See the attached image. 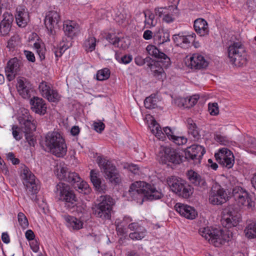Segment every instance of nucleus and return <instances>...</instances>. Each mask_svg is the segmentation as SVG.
Segmentation results:
<instances>
[{
  "instance_id": "nucleus-1",
  "label": "nucleus",
  "mask_w": 256,
  "mask_h": 256,
  "mask_svg": "<svg viewBox=\"0 0 256 256\" xmlns=\"http://www.w3.org/2000/svg\"><path fill=\"white\" fill-rule=\"evenodd\" d=\"M239 210V208L232 205L226 208V214H224L221 220L224 230L202 227L198 229V233L215 246L218 247L224 244L230 240L232 236V232L227 229L236 226L240 221V214Z\"/></svg>"
},
{
  "instance_id": "nucleus-2",
  "label": "nucleus",
  "mask_w": 256,
  "mask_h": 256,
  "mask_svg": "<svg viewBox=\"0 0 256 256\" xmlns=\"http://www.w3.org/2000/svg\"><path fill=\"white\" fill-rule=\"evenodd\" d=\"M126 195L131 200H142V202L144 198L152 200L160 199L164 196L161 191L157 190L154 186L142 181L132 184Z\"/></svg>"
},
{
  "instance_id": "nucleus-3",
  "label": "nucleus",
  "mask_w": 256,
  "mask_h": 256,
  "mask_svg": "<svg viewBox=\"0 0 256 256\" xmlns=\"http://www.w3.org/2000/svg\"><path fill=\"white\" fill-rule=\"evenodd\" d=\"M45 144L50 152L57 157H62L66 154L64 140L58 132H48L46 136Z\"/></svg>"
},
{
  "instance_id": "nucleus-4",
  "label": "nucleus",
  "mask_w": 256,
  "mask_h": 256,
  "mask_svg": "<svg viewBox=\"0 0 256 256\" xmlns=\"http://www.w3.org/2000/svg\"><path fill=\"white\" fill-rule=\"evenodd\" d=\"M228 56L232 64L242 66L246 63V54L244 46L240 42H234L228 48Z\"/></svg>"
},
{
  "instance_id": "nucleus-5",
  "label": "nucleus",
  "mask_w": 256,
  "mask_h": 256,
  "mask_svg": "<svg viewBox=\"0 0 256 256\" xmlns=\"http://www.w3.org/2000/svg\"><path fill=\"white\" fill-rule=\"evenodd\" d=\"M182 158L178 151L169 146H160L157 154L160 162L168 166L180 164L182 162Z\"/></svg>"
},
{
  "instance_id": "nucleus-6",
  "label": "nucleus",
  "mask_w": 256,
  "mask_h": 256,
  "mask_svg": "<svg viewBox=\"0 0 256 256\" xmlns=\"http://www.w3.org/2000/svg\"><path fill=\"white\" fill-rule=\"evenodd\" d=\"M54 192L58 199L64 202L66 209L73 208L77 198L68 185L59 182L56 186Z\"/></svg>"
},
{
  "instance_id": "nucleus-7",
  "label": "nucleus",
  "mask_w": 256,
  "mask_h": 256,
  "mask_svg": "<svg viewBox=\"0 0 256 256\" xmlns=\"http://www.w3.org/2000/svg\"><path fill=\"white\" fill-rule=\"evenodd\" d=\"M97 160L98 166L104 174L105 178L111 183L119 184L121 180L120 174L112 162L102 156H98Z\"/></svg>"
},
{
  "instance_id": "nucleus-8",
  "label": "nucleus",
  "mask_w": 256,
  "mask_h": 256,
  "mask_svg": "<svg viewBox=\"0 0 256 256\" xmlns=\"http://www.w3.org/2000/svg\"><path fill=\"white\" fill-rule=\"evenodd\" d=\"M114 204V200L110 196H100V202L93 208V214L96 216L103 220H110Z\"/></svg>"
},
{
  "instance_id": "nucleus-9",
  "label": "nucleus",
  "mask_w": 256,
  "mask_h": 256,
  "mask_svg": "<svg viewBox=\"0 0 256 256\" xmlns=\"http://www.w3.org/2000/svg\"><path fill=\"white\" fill-rule=\"evenodd\" d=\"M20 176L27 192L32 195L33 198H34V194H37L40 189L39 180L36 178L35 176L27 167H24L22 170Z\"/></svg>"
},
{
  "instance_id": "nucleus-10",
  "label": "nucleus",
  "mask_w": 256,
  "mask_h": 256,
  "mask_svg": "<svg viewBox=\"0 0 256 256\" xmlns=\"http://www.w3.org/2000/svg\"><path fill=\"white\" fill-rule=\"evenodd\" d=\"M232 197L239 207L252 206V202L248 192L242 186H236L232 188Z\"/></svg>"
},
{
  "instance_id": "nucleus-11",
  "label": "nucleus",
  "mask_w": 256,
  "mask_h": 256,
  "mask_svg": "<svg viewBox=\"0 0 256 256\" xmlns=\"http://www.w3.org/2000/svg\"><path fill=\"white\" fill-rule=\"evenodd\" d=\"M226 190L218 183L213 184L209 194V202L213 205L222 204L226 200Z\"/></svg>"
},
{
  "instance_id": "nucleus-12",
  "label": "nucleus",
  "mask_w": 256,
  "mask_h": 256,
  "mask_svg": "<svg viewBox=\"0 0 256 256\" xmlns=\"http://www.w3.org/2000/svg\"><path fill=\"white\" fill-rule=\"evenodd\" d=\"M54 172L59 180L67 182L72 186L76 182H78L80 180V177L77 173L68 171L66 167L61 165L56 166Z\"/></svg>"
},
{
  "instance_id": "nucleus-13",
  "label": "nucleus",
  "mask_w": 256,
  "mask_h": 256,
  "mask_svg": "<svg viewBox=\"0 0 256 256\" xmlns=\"http://www.w3.org/2000/svg\"><path fill=\"white\" fill-rule=\"evenodd\" d=\"M171 190L178 196L184 198H188L192 192L190 189L186 187L181 180L172 177L168 181Z\"/></svg>"
},
{
  "instance_id": "nucleus-14",
  "label": "nucleus",
  "mask_w": 256,
  "mask_h": 256,
  "mask_svg": "<svg viewBox=\"0 0 256 256\" xmlns=\"http://www.w3.org/2000/svg\"><path fill=\"white\" fill-rule=\"evenodd\" d=\"M214 156L216 161L221 165L230 168L232 167L234 162V158L232 152L227 148L220 149Z\"/></svg>"
},
{
  "instance_id": "nucleus-15",
  "label": "nucleus",
  "mask_w": 256,
  "mask_h": 256,
  "mask_svg": "<svg viewBox=\"0 0 256 256\" xmlns=\"http://www.w3.org/2000/svg\"><path fill=\"white\" fill-rule=\"evenodd\" d=\"M22 65V61L17 58H14L8 61L5 68V72L8 81L14 80L20 71Z\"/></svg>"
},
{
  "instance_id": "nucleus-16",
  "label": "nucleus",
  "mask_w": 256,
  "mask_h": 256,
  "mask_svg": "<svg viewBox=\"0 0 256 256\" xmlns=\"http://www.w3.org/2000/svg\"><path fill=\"white\" fill-rule=\"evenodd\" d=\"M16 88L20 95L24 98H30L32 86L28 80L23 77L18 78L17 79Z\"/></svg>"
},
{
  "instance_id": "nucleus-17",
  "label": "nucleus",
  "mask_w": 256,
  "mask_h": 256,
  "mask_svg": "<svg viewBox=\"0 0 256 256\" xmlns=\"http://www.w3.org/2000/svg\"><path fill=\"white\" fill-rule=\"evenodd\" d=\"M128 228L134 232L129 234V237L134 240H139L144 238L146 234L147 230L144 227L138 222H132L128 226Z\"/></svg>"
},
{
  "instance_id": "nucleus-18",
  "label": "nucleus",
  "mask_w": 256,
  "mask_h": 256,
  "mask_svg": "<svg viewBox=\"0 0 256 256\" xmlns=\"http://www.w3.org/2000/svg\"><path fill=\"white\" fill-rule=\"evenodd\" d=\"M146 50L150 55L158 58V61L161 62L164 67L166 68L170 64V58L160 51L154 46L149 44L147 46Z\"/></svg>"
},
{
  "instance_id": "nucleus-19",
  "label": "nucleus",
  "mask_w": 256,
  "mask_h": 256,
  "mask_svg": "<svg viewBox=\"0 0 256 256\" xmlns=\"http://www.w3.org/2000/svg\"><path fill=\"white\" fill-rule=\"evenodd\" d=\"M60 20V16L58 12L55 10L50 11L46 14L44 24L46 28L52 32V29L56 28Z\"/></svg>"
},
{
  "instance_id": "nucleus-20",
  "label": "nucleus",
  "mask_w": 256,
  "mask_h": 256,
  "mask_svg": "<svg viewBox=\"0 0 256 256\" xmlns=\"http://www.w3.org/2000/svg\"><path fill=\"white\" fill-rule=\"evenodd\" d=\"M31 108L34 112L44 115L46 112V106L42 98L34 96L30 100Z\"/></svg>"
},
{
  "instance_id": "nucleus-21",
  "label": "nucleus",
  "mask_w": 256,
  "mask_h": 256,
  "mask_svg": "<svg viewBox=\"0 0 256 256\" xmlns=\"http://www.w3.org/2000/svg\"><path fill=\"white\" fill-rule=\"evenodd\" d=\"M15 18L17 24L22 28H24L29 20V16L27 10L23 6H18L16 8Z\"/></svg>"
},
{
  "instance_id": "nucleus-22",
  "label": "nucleus",
  "mask_w": 256,
  "mask_h": 256,
  "mask_svg": "<svg viewBox=\"0 0 256 256\" xmlns=\"http://www.w3.org/2000/svg\"><path fill=\"white\" fill-rule=\"evenodd\" d=\"M3 18L0 24V32L2 35L6 36L10 30L14 17L12 14L6 12L4 14Z\"/></svg>"
},
{
  "instance_id": "nucleus-23",
  "label": "nucleus",
  "mask_w": 256,
  "mask_h": 256,
  "mask_svg": "<svg viewBox=\"0 0 256 256\" xmlns=\"http://www.w3.org/2000/svg\"><path fill=\"white\" fill-rule=\"evenodd\" d=\"M193 27L194 30L200 36L208 34L209 30L206 21L202 18H197L194 21Z\"/></svg>"
},
{
  "instance_id": "nucleus-24",
  "label": "nucleus",
  "mask_w": 256,
  "mask_h": 256,
  "mask_svg": "<svg viewBox=\"0 0 256 256\" xmlns=\"http://www.w3.org/2000/svg\"><path fill=\"white\" fill-rule=\"evenodd\" d=\"M90 178L95 190L99 192L104 193L106 190V186L102 184L100 179L98 177V173L94 170H92Z\"/></svg>"
},
{
  "instance_id": "nucleus-25",
  "label": "nucleus",
  "mask_w": 256,
  "mask_h": 256,
  "mask_svg": "<svg viewBox=\"0 0 256 256\" xmlns=\"http://www.w3.org/2000/svg\"><path fill=\"white\" fill-rule=\"evenodd\" d=\"M150 70L156 79L162 80L165 77V73L162 68V64L160 61L154 62L153 64L149 65Z\"/></svg>"
},
{
  "instance_id": "nucleus-26",
  "label": "nucleus",
  "mask_w": 256,
  "mask_h": 256,
  "mask_svg": "<svg viewBox=\"0 0 256 256\" xmlns=\"http://www.w3.org/2000/svg\"><path fill=\"white\" fill-rule=\"evenodd\" d=\"M63 218L66 222L68 226L73 230H78L82 228L84 223L80 219L66 214L63 216Z\"/></svg>"
},
{
  "instance_id": "nucleus-27",
  "label": "nucleus",
  "mask_w": 256,
  "mask_h": 256,
  "mask_svg": "<svg viewBox=\"0 0 256 256\" xmlns=\"http://www.w3.org/2000/svg\"><path fill=\"white\" fill-rule=\"evenodd\" d=\"M63 29L66 35L70 38H72L79 32L78 26L72 21L66 22Z\"/></svg>"
},
{
  "instance_id": "nucleus-28",
  "label": "nucleus",
  "mask_w": 256,
  "mask_h": 256,
  "mask_svg": "<svg viewBox=\"0 0 256 256\" xmlns=\"http://www.w3.org/2000/svg\"><path fill=\"white\" fill-rule=\"evenodd\" d=\"M19 121L22 124V128L25 134L32 133L36 129L35 124L32 122L28 116L20 118Z\"/></svg>"
},
{
  "instance_id": "nucleus-29",
  "label": "nucleus",
  "mask_w": 256,
  "mask_h": 256,
  "mask_svg": "<svg viewBox=\"0 0 256 256\" xmlns=\"http://www.w3.org/2000/svg\"><path fill=\"white\" fill-rule=\"evenodd\" d=\"M176 210L181 216L190 220H192V208L186 204L178 203L175 206Z\"/></svg>"
},
{
  "instance_id": "nucleus-30",
  "label": "nucleus",
  "mask_w": 256,
  "mask_h": 256,
  "mask_svg": "<svg viewBox=\"0 0 256 256\" xmlns=\"http://www.w3.org/2000/svg\"><path fill=\"white\" fill-rule=\"evenodd\" d=\"M193 67L196 70L206 68L208 65V62L200 54H193Z\"/></svg>"
},
{
  "instance_id": "nucleus-31",
  "label": "nucleus",
  "mask_w": 256,
  "mask_h": 256,
  "mask_svg": "<svg viewBox=\"0 0 256 256\" xmlns=\"http://www.w3.org/2000/svg\"><path fill=\"white\" fill-rule=\"evenodd\" d=\"M193 184L200 191L206 190L208 186L205 178L193 171Z\"/></svg>"
},
{
  "instance_id": "nucleus-32",
  "label": "nucleus",
  "mask_w": 256,
  "mask_h": 256,
  "mask_svg": "<svg viewBox=\"0 0 256 256\" xmlns=\"http://www.w3.org/2000/svg\"><path fill=\"white\" fill-rule=\"evenodd\" d=\"M206 153L204 147L198 144H193V163L200 164L204 154Z\"/></svg>"
},
{
  "instance_id": "nucleus-33",
  "label": "nucleus",
  "mask_w": 256,
  "mask_h": 256,
  "mask_svg": "<svg viewBox=\"0 0 256 256\" xmlns=\"http://www.w3.org/2000/svg\"><path fill=\"white\" fill-rule=\"evenodd\" d=\"M106 39L115 47L122 49H126L128 48L127 45L124 44V41L123 38H120L114 34H109L108 35Z\"/></svg>"
},
{
  "instance_id": "nucleus-34",
  "label": "nucleus",
  "mask_w": 256,
  "mask_h": 256,
  "mask_svg": "<svg viewBox=\"0 0 256 256\" xmlns=\"http://www.w3.org/2000/svg\"><path fill=\"white\" fill-rule=\"evenodd\" d=\"M149 128L152 133L156 138L159 140H164V133L162 131L159 124L155 120H152L149 126Z\"/></svg>"
},
{
  "instance_id": "nucleus-35",
  "label": "nucleus",
  "mask_w": 256,
  "mask_h": 256,
  "mask_svg": "<svg viewBox=\"0 0 256 256\" xmlns=\"http://www.w3.org/2000/svg\"><path fill=\"white\" fill-rule=\"evenodd\" d=\"M172 38L174 42L178 46L184 48H187L190 46V41L186 36L174 34Z\"/></svg>"
},
{
  "instance_id": "nucleus-36",
  "label": "nucleus",
  "mask_w": 256,
  "mask_h": 256,
  "mask_svg": "<svg viewBox=\"0 0 256 256\" xmlns=\"http://www.w3.org/2000/svg\"><path fill=\"white\" fill-rule=\"evenodd\" d=\"M73 186L80 193H82L84 194H88L90 193L91 190L88 183L82 180L80 178V180L78 182H76L74 184Z\"/></svg>"
},
{
  "instance_id": "nucleus-37",
  "label": "nucleus",
  "mask_w": 256,
  "mask_h": 256,
  "mask_svg": "<svg viewBox=\"0 0 256 256\" xmlns=\"http://www.w3.org/2000/svg\"><path fill=\"white\" fill-rule=\"evenodd\" d=\"M132 218L130 216H124L122 220L118 219L116 220L115 224L116 225V229L120 232H124L126 225H128L132 223Z\"/></svg>"
},
{
  "instance_id": "nucleus-38",
  "label": "nucleus",
  "mask_w": 256,
  "mask_h": 256,
  "mask_svg": "<svg viewBox=\"0 0 256 256\" xmlns=\"http://www.w3.org/2000/svg\"><path fill=\"white\" fill-rule=\"evenodd\" d=\"M96 42V38L92 36H89L85 40L83 44V47L86 52H92L95 50Z\"/></svg>"
},
{
  "instance_id": "nucleus-39",
  "label": "nucleus",
  "mask_w": 256,
  "mask_h": 256,
  "mask_svg": "<svg viewBox=\"0 0 256 256\" xmlns=\"http://www.w3.org/2000/svg\"><path fill=\"white\" fill-rule=\"evenodd\" d=\"M144 24L147 28H150L151 26H154L156 23L157 20L155 18L154 14L150 10L144 12Z\"/></svg>"
},
{
  "instance_id": "nucleus-40",
  "label": "nucleus",
  "mask_w": 256,
  "mask_h": 256,
  "mask_svg": "<svg viewBox=\"0 0 256 256\" xmlns=\"http://www.w3.org/2000/svg\"><path fill=\"white\" fill-rule=\"evenodd\" d=\"M246 236L248 238H256V222L248 224L244 230Z\"/></svg>"
},
{
  "instance_id": "nucleus-41",
  "label": "nucleus",
  "mask_w": 256,
  "mask_h": 256,
  "mask_svg": "<svg viewBox=\"0 0 256 256\" xmlns=\"http://www.w3.org/2000/svg\"><path fill=\"white\" fill-rule=\"evenodd\" d=\"M191 98L192 96L186 98H178L175 100V103L179 107L189 108L192 106Z\"/></svg>"
},
{
  "instance_id": "nucleus-42",
  "label": "nucleus",
  "mask_w": 256,
  "mask_h": 256,
  "mask_svg": "<svg viewBox=\"0 0 256 256\" xmlns=\"http://www.w3.org/2000/svg\"><path fill=\"white\" fill-rule=\"evenodd\" d=\"M158 102V98L155 96L152 95L150 96L147 97L144 102V104L146 108L148 109L154 108L157 107V103Z\"/></svg>"
},
{
  "instance_id": "nucleus-43",
  "label": "nucleus",
  "mask_w": 256,
  "mask_h": 256,
  "mask_svg": "<svg viewBox=\"0 0 256 256\" xmlns=\"http://www.w3.org/2000/svg\"><path fill=\"white\" fill-rule=\"evenodd\" d=\"M160 30L154 36V38L156 40H158V43L159 44H164L165 42H169L170 40V34L167 31L164 32V30H162L163 35H160Z\"/></svg>"
},
{
  "instance_id": "nucleus-44",
  "label": "nucleus",
  "mask_w": 256,
  "mask_h": 256,
  "mask_svg": "<svg viewBox=\"0 0 256 256\" xmlns=\"http://www.w3.org/2000/svg\"><path fill=\"white\" fill-rule=\"evenodd\" d=\"M110 73V70L108 68H104L99 70L96 73V80L100 81L106 80L109 78Z\"/></svg>"
},
{
  "instance_id": "nucleus-45",
  "label": "nucleus",
  "mask_w": 256,
  "mask_h": 256,
  "mask_svg": "<svg viewBox=\"0 0 256 256\" xmlns=\"http://www.w3.org/2000/svg\"><path fill=\"white\" fill-rule=\"evenodd\" d=\"M74 206L72 208H67L69 211L73 212H76L77 213H84L86 211V206L82 202H78L76 199L75 202Z\"/></svg>"
},
{
  "instance_id": "nucleus-46",
  "label": "nucleus",
  "mask_w": 256,
  "mask_h": 256,
  "mask_svg": "<svg viewBox=\"0 0 256 256\" xmlns=\"http://www.w3.org/2000/svg\"><path fill=\"white\" fill-rule=\"evenodd\" d=\"M34 48L36 50L40 60H44L45 58L46 50L44 44H41L38 42H35L34 44Z\"/></svg>"
},
{
  "instance_id": "nucleus-47",
  "label": "nucleus",
  "mask_w": 256,
  "mask_h": 256,
  "mask_svg": "<svg viewBox=\"0 0 256 256\" xmlns=\"http://www.w3.org/2000/svg\"><path fill=\"white\" fill-rule=\"evenodd\" d=\"M68 48V46H66L65 44L60 45V47L54 46L52 48V52L54 53L56 60L62 56Z\"/></svg>"
},
{
  "instance_id": "nucleus-48",
  "label": "nucleus",
  "mask_w": 256,
  "mask_h": 256,
  "mask_svg": "<svg viewBox=\"0 0 256 256\" xmlns=\"http://www.w3.org/2000/svg\"><path fill=\"white\" fill-rule=\"evenodd\" d=\"M40 90L44 97L46 98L51 90L50 86L45 82H42L39 84Z\"/></svg>"
},
{
  "instance_id": "nucleus-49",
  "label": "nucleus",
  "mask_w": 256,
  "mask_h": 256,
  "mask_svg": "<svg viewBox=\"0 0 256 256\" xmlns=\"http://www.w3.org/2000/svg\"><path fill=\"white\" fill-rule=\"evenodd\" d=\"M116 59L120 63L126 64L130 63L132 60V55L125 54L122 56H120L117 54L115 55Z\"/></svg>"
},
{
  "instance_id": "nucleus-50",
  "label": "nucleus",
  "mask_w": 256,
  "mask_h": 256,
  "mask_svg": "<svg viewBox=\"0 0 256 256\" xmlns=\"http://www.w3.org/2000/svg\"><path fill=\"white\" fill-rule=\"evenodd\" d=\"M18 221L23 228H26L28 226V220L22 212H19L18 216Z\"/></svg>"
},
{
  "instance_id": "nucleus-51",
  "label": "nucleus",
  "mask_w": 256,
  "mask_h": 256,
  "mask_svg": "<svg viewBox=\"0 0 256 256\" xmlns=\"http://www.w3.org/2000/svg\"><path fill=\"white\" fill-rule=\"evenodd\" d=\"M214 138L218 142L222 145L228 146L230 144V140L226 136L220 134H215Z\"/></svg>"
},
{
  "instance_id": "nucleus-52",
  "label": "nucleus",
  "mask_w": 256,
  "mask_h": 256,
  "mask_svg": "<svg viewBox=\"0 0 256 256\" xmlns=\"http://www.w3.org/2000/svg\"><path fill=\"white\" fill-rule=\"evenodd\" d=\"M46 98L48 101L56 102L59 100L60 96L56 90H51Z\"/></svg>"
},
{
  "instance_id": "nucleus-53",
  "label": "nucleus",
  "mask_w": 256,
  "mask_h": 256,
  "mask_svg": "<svg viewBox=\"0 0 256 256\" xmlns=\"http://www.w3.org/2000/svg\"><path fill=\"white\" fill-rule=\"evenodd\" d=\"M208 111L210 114L212 116H216L219 112L218 104L216 102L208 104Z\"/></svg>"
},
{
  "instance_id": "nucleus-54",
  "label": "nucleus",
  "mask_w": 256,
  "mask_h": 256,
  "mask_svg": "<svg viewBox=\"0 0 256 256\" xmlns=\"http://www.w3.org/2000/svg\"><path fill=\"white\" fill-rule=\"evenodd\" d=\"M12 134L14 138L20 140L22 138V134L20 133V128L17 126L14 125L12 128Z\"/></svg>"
},
{
  "instance_id": "nucleus-55",
  "label": "nucleus",
  "mask_w": 256,
  "mask_h": 256,
  "mask_svg": "<svg viewBox=\"0 0 256 256\" xmlns=\"http://www.w3.org/2000/svg\"><path fill=\"white\" fill-rule=\"evenodd\" d=\"M172 140L176 144L180 146L186 144L187 142V138L184 136H180L175 135Z\"/></svg>"
},
{
  "instance_id": "nucleus-56",
  "label": "nucleus",
  "mask_w": 256,
  "mask_h": 256,
  "mask_svg": "<svg viewBox=\"0 0 256 256\" xmlns=\"http://www.w3.org/2000/svg\"><path fill=\"white\" fill-rule=\"evenodd\" d=\"M94 129L98 132L101 133L104 130L105 126L101 122H94L93 124Z\"/></svg>"
},
{
  "instance_id": "nucleus-57",
  "label": "nucleus",
  "mask_w": 256,
  "mask_h": 256,
  "mask_svg": "<svg viewBox=\"0 0 256 256\" xmlns=\"http://www.w3.org/2000/svg\"><path fill=\"white\" fill-rule=\"evenodd\" d=\"M30 248L34 252H38L39 250V244L36 239L32 240L30 242Z\"/></svg>"
},
{
  "instance_id": "nucleus-58",
  "label": "nucleus",
  "mask_w": 256,
  "mask_h": 256,
  "mask_svg": "<svg viewBox=\"0 0 256 256\" xmlns=\"http://www.w3.org/2000/svg\"><path fill=\"white\" fill-rule=\"evenodd\" d=\"M163 132L164 133V134H166L168 136V138L170 140H172L173 137H174L175 136L174 134V132L169 127H166L164 128Z\"/></svg>"
},
{
  "instance_id": "nucleus-59",
  "label": "nucleus",
  "mask_w": 256,
  "mask_h": 256,
  "mask_svg": "<svg viewBox=\"0 0 256 256\" xmlns=\"http://www.w3.org/2000/svg\"><path fill=\"white\" fill-rule=\"evenodd\" d=\"M166 8H156L154 9V12L156 15L159 17L162 16L166 14Z\"/></svg>"
},
{
  "instance_id": "nucleus-60",
  "label": "nucleus",
  "mask_w": 256,
  "mask_h": 256,
  "mask_svg": "<svg viewBox=\"0 0 256 256\" xmlns=\"http://www.w3.org/2000/svg\"><path fill=\"white\" fill-rule=\"evenodd\" d=\"M184 65L190 69H192V56H186L184 60Z\"/></svg>"
},
{
  "instance_id": "nucleus-61",
  "label": "nucleus",
  "mask_w": 256,
  "mask_h": 256,
  "mask_svg": "<svg viewBox=\"0 0 256 256\" xmlns=\"http://www.w3.org/2000/svg\"><path fill=\"white\" fill-rule=\"evenodd\" d=\"M26 138L30 146H34L36 140H34L32 133L25 134Z\"/></svg>"
},
{
  "instance_id": "nucleus-62",
  "label": "nucleus",
  "mask_w": 256,
  "mask_h": 256,
  "mask_svg": "<svg viewBox=\"0 0 256 256\" xmlns=\"http://www.w3.org/2000/svg\"><path fill=\"white\" fill-rule=\"evenodd\" d=\"M24 53L28 60L31 62H34L36 60L34 54L28 50H24Z\"/></svg>"
},
{
  "instance_id": "nucleus-63",
  "label": "nucleus",
  "mask_w": 256,
  "mask_h": 256,
  "mask_svg": "<svg viewBox=\"0 0 256 256\" xmlns=\"http://www.w3.org/2000/svg\"><path fill=\"white\" fill-rule=\"evenodd\" d=\"M146 59H144L142 56H138L134 58V62L136 64L142 66L146 63Z\"/></svg>"
},
{
  "instance_id": "nucleus-64",
  "label": "nucleus",
  "mask_w": 256,
  "mask_h": 256,
  "mask_svg": "<svg viewBox=\"0 0 256 256\" xmlns=\"http://www.w3.org/2000/svg\"><path fill=\"white\" fill-rule=\"evenodd\" d=\"M174 18L170 15L168 13L164 15L163 18V20L166 23H170L174 21Z\"/></svg>"
}]
</instances>
